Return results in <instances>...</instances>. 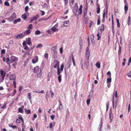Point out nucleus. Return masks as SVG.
I'll return each instance as SVG.
<instances>
[{"instance_id":"obj_10","label":"nucleus","mask_w":131,"mask_h":131,"mask_svg":"<svg viewBox=\"0 0 131 131\" xmlns=\"http://www.w3.org/2000/svg\"><path fill=\"white\" fill-rule=\"evenodd\" d=\"M54 61H56V64H55L54 68H56L57 67V68H59V62L57 60H54Z\"/></svg>"},{"instance_id":"obj_29","label":"nucleus","mask_w":131,"mask_h":131,"mask_svg":"<svg viewBox=\"0 0 131 131\" xmlns=\"http://www.w3.org/2000/svg\"><path fill=\"white\" fill-rule=\"evenodd\" d=\"M116 21L117 23V27L119 28L120 27V23H119V20L117 18L116 19Z\"/></svg>"},{"instance_id":"obj_35","label":"nucleus","mask_w":131,"mask_h":131,"mask_svg":"<svg viewBox=\"0 0 131 131\" xmlns=\"http://www.w3.org/2000/svg\"><path fill=\"white\" fill-rule=\"evenodd\" d=\"M41 72H39L37 74V77L38 78H40L41 76L42 73H41Z\"/></svg>"},{"instance_id":"obj_60","label":"nucleus","mask_w":131,"mask_h":131,"mask_svg":"<svg viewBox=\"0 0 131 131\" xmlns=\"http://www.w3.org/2000/svg\"><path fill=\"white\" fill-rule=\"evenodd\" d=\"M76 8L77 9H78V4L77 3H76L75 4V5L74 8Z\"/></svg>"},{"instance_id":"obj_39","label":"nucleus","mask_w":131,"mask_h":131,"mask_svg":"<svg viewBox=\"0 0 131 131\" xmlns=\"http://www.w3.org/2000/svg\"><path fill=\"white\" fill-rule=\"evenodd\" d=\"M111 82V77H110L109 78H107V82L108 83V82Z\"/></svg>"},{"instance_id":"obj_48","label":"nucleus","mask_w":131,"mask_h":131,"mask_svg":"<svg viewBox=\"0 0 131 131\" xmlns=\"http://www.w3.org/2000/svg\"><path fill=\"white\" fill-rule=\"evenodd\" d=\"M5 50L4 49H2L1 50V53L2 54H5Z\"/></svg>"},{"instance_id":"obj_4","label":"nucleus","mask_w":131,"mask_h":131,"mask_svg":"<svg viewBox=\"0 0 131 131\" xmlns=\"http://www.w3.org/2000/svg\"><path fill=\"white\" fill-rule=\"evenodd\" d=\"M6 74L5 72L4 71L1 70V77H2V81L4 80Z\"/></svg>"},{"instance_id":"obj_7","label":"nucleus","mask_w":131,"mask_h":131,"mask_svg":"<svg viewBox=\"0 0 131 131\" xmlns=\"http://www.w3.org/2000/svg\"><path fill=\"white\" fill-rule=\"evenodd\" d=\"M24 36V35L22 33H21L17 35L16 36V39H19L20 38H22Z\"/></svg>"},{"instance_id":"obj_51","label":"nucleus","mask_w":131,"mask_h":131,"mask_svg":"<svg viewBox=\"0 0 131 131\" xmlns=\"http://www.w3.org/2000/svg\"><path fill=\"white\" fill-rule=\"evenodd\" d=\"M14 19L13 17L11 16L9 18V20L10 21H13L14 20Z\"/></svg>"},{"instance_id":"obj_19","label":"nucleus","mask_w":131,"mask_h":131,"mask_svg":"<svg viewBox=\"0 0 131 131\" xmlns=\"http://www.w3.org/2000/svg\"><path fill=\"white\" fill-rule=\"evenodd\" d=\"M9 127H12L13 129L17 128V127L15 125H13V124L12 123L10 124H9Z\"/></svg>"},{"instance_id":"obj_42","label":"nucleus","mask_w":131,"mask_h":131,"mask_svg":"<svg viewBox=\"0 0 131 131\" xmlns=\"http://www.w3.org/2000/svg\"><path fill=\"white\" fill-rule=\"evenodd\" d=\"M43 46V45L41 44H39L37 46H36V48H39V47L41 48Z\"/></svg>"},{"instance_id":"obj_49","label":"nucleus","mask_w":131,"mask_h":131,"mask_svg":"<svg viewBox=\"0 0 131 131\" xmlns=\"http://www.w3.org/2000/svg\"><path fill=\"white\" fill-rule=\"evenodd\" d=\"M93 23H94L93 22L92 20H90V23L89 25V27H91L92 25H93Z\"/></svg>"},{"instance_id":"obj_40","label":"nucleus","mask_w":131,"mask_h":131,"mask_svg":"<svg viewBox=\"0 0 131 131\" xmlns=\"http://www.w3.org/2000/svg\"><path fill=\"white\" fill-rule=\"evenodd\" d=\"M64 67V66L63 64H62L60 66V69L61 71H62L63 70V68Z\"/></svg>"},{"instance_id":"obj_37","label":"nucleus","mask_w":131,"mask_h":131,"mask_svg":"<svg viewBox=\"0 0 131 131\" xmlns=\"http://www.w3.org/2000/svg\"><path fill=\"white\" fill-rule=\"evenodd\" d=\"M121 47L120 46H119V49L118 50V54L120 55L121 53Z\"/></svg>"},{"instance_id":"obj_34","label":"nucleus","mask_w":131,"mask_h":131,"mask_svg":"<svg viewBox=\"0 0 131 131\" xmlns=\"http://www.w3.org/2000/svg\"><path fill=\"white\" fill-rule=\"evenodd\" d=\"M5 5L6 6H9L10 5L9 3L7 1H5L4 3Z\"/></svg>"},{"instance_id":"obj_21","label":"nucleus","mask_w":131,"mask_h":131,"mask_svg":"<svg viewBox=\"0 0 131 131\" xmlns=\"http://www.w3.org/2000/svg\"><path fill=\"white\" fill-rule=\"evenodd\" d=\"M87 7L86 8H85L83 12L84 13V17H85L86 15V13H87Z\"/></svg>"},{"instance_id":"obj_45","label":"nucleus","mask_w":131,"mask_h":131,"mask_svg":"<svg viewBox=\"0 0 131 131\" xmlns=\"http://www.w3.org/2000/svg\"><path fill=\"white\" fill-rule=\"evenodd\" d=\"M100 7H97V13L99 14L100 13Z\"/></svg>"},{"instance_id":"obj_27","label":"nucleus","mask_w":131,"mask_h":131,"mask_svg":"<svg viewBox=\"0 0 131 131\" xmlns=\"http://www.w3.org/2000/svg\"><path fill=\"white\" fill-rule=\"evenodd\" d=\"M128 7L126 5L124 6V10L125 11V13L126 14L127 13V12L128 10Z\"/></svg>"},{"instance_id":"obj_13","label":"nucleus","mask_w":131,"mask_h":131,"mask_svg":"<svg viewBox=\"0 0 131 131\" xmlns=\"http://www.w3.org/2000/svg\"><path fill=\"white\" fill-rule=\"evenodd\" d=\"M109 117L110 118L111 121L112 120L113 118V113L111 110H110V112L109 113Z\"/></svg>"},{"instance_id":"obj_52","label":"nucleus","mask_w":131,"mask_h":131,"mask_svg":"<svg viewBox=\"0 0 131 131\" xmlns=\"http://www.w3.org/2000/svg\"><path fill=\"white\" fill-rule=\"evenodd\" d=\"M17 64V63L16 62H15V63H13L12 64V66H13L15 68H16V65Z\"/></svg>"},{"instance_id":"obj_1","label":"nucleus","mask_w":131,"mask_h":131,"mask_svg":"<svg viewBox=\"0 0 131 131\" xmlns=\"http://www.w3.org/2000/svg\"><path fill=\"white\" fill-rule=\"evenodd\" d=\"M9 78L10 80H14L13 82V84L15 88H16V82L15 80H16V75L15 74H11Z\"/></svg>"},{"instance_id":"obj_31","label":"nucleus","mask_w":131,"mask_h":131,"mask_svg":"<svg viewBox=\"0 0 131 131\" xmlns=\"http://www.w3.org/2000/svg\"><path fill=\"white\" fill-rule=\"evenodd\" d=\"M22 18H23V19L24 20H25L27 18V16H26V15L25 14H24L22 15Z\"/></svg>"},{"instance_id":"obj_33","label":"nucleus","mask_w":131,"mask_h":131,"mask_svg":"<svg viewBox=\"0 0 131 131\" xmlns=\"http://www.w3.org/2000/svg\"><path fill=\"white\" fill-rule=\"evenodd\" d=\"M41 32L39 30H37L35 32V34L36 35H38L40 34Z\"/></svg>"},{"instance_id":"obj_64","label":"nucleus","mask_w":131,"mask_h":131,"mask_svg":"<svg viewBox=\"0 0 131 131\" xmlns=\"http://www.w3.org/2000/svg\"><path fill=\"white\" fill-rule=\"evenodd\" d=\"M128 76L130 78L131 77V72H129L128 74Z\"/></svg>"},{"instance_id":"obj_43","label":"nucleus","mask_w":131,"mask_h":131,"mask_svg":"<svg viewBox=\"0 0 131 131\" xmlns=\"http://www.w3.org/2000/svg\"><path fill=\"white\" fill-rule=\"evenodd\" d=\"M10 61V59L9 58V57L7 58L6 59V63L7 64H8L9 63V61Z\"/></svg>"},{"instance_id":"obj_38","label":"nucleus","mask_w":131,"mask_h":131,"mask_svg":"<svg viewBox=\"0 0 131 131\" xmlns=\"http://www.w3.org/2000/svg\"><path fill=\"white\" fill-rule=\"evenodd\" d=\"M11 16H12L13 17V18L14 19V18H16V15L15 13H14Z\"/></svg>"},{"instance_id":"obj_20","label":"nucleus","mask_w":131,"mask_h":131,"mask_svg":"<svg viewBox=\"0 0 131 131\" xmlns=\"http://www.w3.org/2000/svg\"><path fill=\"white\" fill-rule=\"evenodd\" d=\"M21 19L20 18H18L17 19H16L14 20V23L16 24L18 22H19L20 21Z\"/></svg>"},{"instance_id":"obj_18","label":"nucleus","mask_w":131,"mask_h":131,"mask_svg":"<svg viewBox=\"0 0 131 131\" xmlns=\"http://www.w3.org/2000/svg\"><path fill=\"white\" fill-rule=\"evenodd\" d=\"M36 16H34L31 19L30 22H32L34 20H37V15H36Z\"/></svg>"},{"instance_id":"obj_22","label":"nucleus","mask_w":131,"mask_h":131,"mask_svg":"<svg viewBox=\"0 0 131 131\" xmlns=\"http://www.w3.org/2000/svg\"><path fill=\"white\" fill-rule=\"evenodd\" d=\"M51 29L54 32L58 31V30L57 29L54 27H52Z\"/></svg>"},{"instance_id":"obj_46","label":"nucleus","mask_w":131,"mask_h":131,"mask_svg":"<svg viewBox=\"0 0 131 131\" xmlns=\"http://www.w3.org/2000/svg\"><path fill=\"white\" fill-rule=\"evenodd\" d=\"M19 112L21 113H23V109L20 107L18 109Z\"/></svg>"},{"instance_id":"obj_36","label":"nucleus","mask_w":131,"mask_h":131,"mask_svg":"<svg viewBox=\"0 0 131 131\" xmlns=\"http://www.w3.org/2000/svg\"><path fill=\"white\" fill-rule=\"evenodd\" d=\"M43 7L45 9H47V6L46 3H45L43 4Z\"/></svg>"},{"instance_id":"obj_2","label":"nucleus","mask_w":131,"mask_h":131,"mask_svg":"<svg viewBox=\"0 0 131 131\" xmlns=\"http://www.w3.org/2000/svg\"><path fill=\"white\" fill-rule=\"evenodd\" d=\"M56 47L57 46L53 47L51 49L53 51V56L54 58H56L57 57V52L56 50L57 49L56 48Z\"/></svg>"},{"instance_id":"obj_62","label":"nucleus","mask_w":131,"mask_h":131,"mask_svg":"<svg viewBox=\"0 0 131 131\" xmlns=\"http://www.w3.org/2000/svg\"><path fill=\"white\" fill-rule=\"evenodd\" d=\"M55 117V116L53 115H52L50 116V118L51 119L53 120L54 119Z\"/></svg>"},{"instance_id":"obj_24","label":"nucleus","mask_w":131,"mask_h":131,"mask_svg":"<svg viewBox=\"0 0 131 131\" xmlns=\"http://www.w3.org/2000/svg\"><path fill=\"white\" fill-rule=\"evenodd\" d=\"M57 74L58 75H60V73H61V72L62 71H61L60 70V69L57 68Z\"/></svg>"},{"instance_id":"obj_57","label":"nucleus","mask_w":131,"mask_h":131,"mask_svg":"<svg viewBox=\"0 0 131 131\" xmlns=\"http://www.w3.org/2000/svg\"><path fill=\"white\" fill-rule=\"evenodd\" d=\"M90 99H88L87 100V101H86V103H87V104L88 105H89L90 104Z\"/></svg>"},{"instance_id":"obj_5","label":"nucleus","mask_w":131,"mask_h":131,"mask_svg":"<svg viewBox=\"0 0 131 131\" xmlns=\"http://www.w3.org/2000/svg\"><path fill=\"white\" fill-rule=\"evenodd\" d=\"M18 60V58L14 56H11V57L10 62L12 63L14 62L17 61Z\"/></svg>"},{"instance_id":"obj_9","label":"nucleus","mask_w":131,"mask_h":131,"mask_svg":"<svg viewBox=\"0 0 131 131\" xmlns=\"http://www.w3.org/2000/svg\"><path fill=\"white\" fill-rule=\"evenodd\" d=\"M58 102L59 103V109L60 110H62L63 109V106L61 102V101L59 100H58Z\"/></svg>"},{"instance_id":"obj_54","label":"nucleus","mask_w":131,"mask_h":131,"mask_svg":"<svg viewBox=\"0 0 131 131\" xmlns=\"http://www.w3.org/2000/svg\"><path fill=\"white\" fill-rule=\"evenodd\" d=\"M91 40L94 39V36L93 34H92L91 35Z\"/></svg>"},{"instance_id":"obj_23","label":"nucleus","mask_w":131,"mask_h":131,"mask_svg":"<svg viewBox=\"0 0 131 131\" xmlns=\"http://www.w3.org/2000/svg\"><path fill=\"white\" fill-rule=\"evenodd\" d=\"M28 97L29 99L30 100V102H31V94L30 93H28Z\"/></svg>"},{"instance_id":"obj_63","label":"nucleus","mask_w":131,"mask_h":131,"mask_svg":"<svg viewBox=\"0 0 131 131\" xmlns=\"http://www.w3.org/2000/svg\"><path fill=\"white\" fill-rule=\"evenodd\" d=\"M28 8H29V7L28 6H26V7H25V11L26 12L28 10Z\"/></svg>"},{"instance_id":"obj_50","label":"nucleus","mask_w":131,"mask_h":131,"mask_svg":"<svg viewBox=\"0 0 131 131\" xmlns=\"http://www.w3.org/2000/svg\"><path fill=\"white\" fill-rule=\"evenodd\" d=\"M112 104H113V108H114V97L113 96L112 99Z\"/></svg>"},{"instance_id":"obj_30","label":"nucleus","mask_w":131,"mask_h":131,"mask_svg":"<svg viewBox=\"0 0 131 131\" xmlns=\"http://www.w3.org/2000/svg\"><path fill=\"white\" fill-rule=\"evenodd\" d=\"M61 75H58V81L59 83H60L61 82Z\"/></svg>"},{"instance_id":"obj_47","label":"nucleus","mask_w":131,"mask_h":131,"mask_svg":"<svg viewBox=\"0 0 131 131\" xmlns=\"http://www.w3.org/2000/svg\"><path fill=\"white\" fill-rule=\"evenodd\" d=\"M106 12L107 15V9H108V5H107V3H106Z\"/></svg>"},{"instance_id":"obj_32","label":"nucleus","mask_w":131,"mask_h":131,"mask_svg":"<svg viewBox=\"0 0 131 131\" xmlns=\"http://www.w3.org/2000/svg\"><path fill=\"white\" fill-rule=\"evenodd\" d=\"M72 62H73V66H75V63L74 58L73 56H72Z\"/></svg>"},{"instance_id":"obj_16","label":"nucleus","mask_w":131,"mask_h":131,"mask_svg":"<svg viewBox=\"0 0 131 131\" xmlns=\"http://www.w3.org/2000/svg\"><path fill=\"white\" fill-rule=\"evenodd\" d=\"M71 64V62L70 61H69L67 63L66 65L67 69H68L70 68Z\"/></svg>"},{"instance_id":"obj_41","label":"nucleus","mask_w":131,"mask_h":131,"mask_svg":"<svg viewBox=\"0 0 131 131\" xmlns=\"http://www.w3.org/2000/svg\"><path fill=\"white\" fill-rule=\"evenodd\" d=\"M26 114H28L31 113V111L29 109L27 110V111H26Z\"/></svg>"},{"instance_id":"obj_58","label":"nucleus","mask_w":131,"mask_h":131,"mask_svg":"<svg viewBox=\"0 0 131 131\" xmlns=\"http://www.w3.org/2000/svg\"><path fill=\"white\" fill-rule=\"evenodd\" d=\"M6 103H4L3 105L1 107V108L2 109H4L6 107Z\"/></svg>"},{"instance_id":"obj_25","label":"nucleus","mask_w":131,"mask_h":131,"mask_svg":"<svg viewBox=\"0 0 131 131\" xmlns=\"http://www.w3.org/2000/svg\"><path fill=\"white\" fill-rule=\"evenodd\" d=\"M57 74L58 75H60V73H61V72L62 71H61L60 70V69L57 68Z\"/></svg>"},{"instance_id":"obj_14","label":"nucleus","mask_w":131,"mask_h":131,"mask_svg":"<svg viewBox=\"0 0 131 131\" xmlns=\"http://www.w3.org/2000/svg\"><path fill=\"white\" fill-rule=\"evenodd\" d=\"M69 20L65 21L64 22L63 25L66 27H67L69 26Z\"/></svg>"},{"instance_id":"obj_44","label":"nucleus","mask_w":131,"mask_h":131,"mask_svg":"<svg viewBox=\"0 0 131 131\" xmlns=\"http://www.w3.org/2000/svg\"><path fill=\"white\" fill-rule=\"evenodd\" d=\"M32 25L31 24H30L29 25V26L28 28V29H32Z\"/></svg>"},{"instance_id":"obj_6","label":"nucleus","mask_w":131,"mask_h":131,"mask_svg":"<svg viewBox=\"0 0 131 131\" xmlns=\"http://www.w3.org/2000/svg\"><path fill=\"white\" fill-rule=\"evenodd\" d=\"M38 57L36 56L35 58L32 59V62L33 63H35L38 61Z\"/></svg>"},{"instance_id":"obj_26","label":"nucleus","mask_w":131,"mask_h":131,"mask_svg":"<svg viewBox=\"0 0 131 131\" xmlns=\"http://www.w3.org/2000/svg\"><path fill=\"white\" fill-rule=\"evenodd\" d=\"M128 25L130 24V16L128 17Z\"/></svg>"},{"instance_id":"obj_53","label":"nucleus","mask_w":131,"mask_h":131,"mask_svg":"<svg viewBox=\"0 0 131 131\" xmlns=\"http://www.w3.org/2000/svg\"><path fill=\"white\" fill-rule=\"evenodd\" d=\"M48 54L47 53H46L44 55V56L46 59H47L48 58Z\"/></svg>"},{"instance_id":"obj_3","label":"nucleus","mask_w":131,"mask_h":131,"mask_svg":"<svg viewBox=\"0 0 131 131\" xmlns=\"http://www.w3.org/2000/svg\"><path fill=\"white\" fill-rule=\"evenodd\" d=\"M41 71V70L40 69L39 66H37L35 67L34 69L33 72L34 73H38L39 72H40Z\"/></svg>"},{"instance_id":"obj_56","label":"nucleus","mask_w":131,"mask_h":131,"mask_svg":"<svg viewBox=\"0 0 131 131\" xmlns=\"http://www.w3.org/2000/svg\"><path fill=\"white\" fill-rule=\"evenodd\" d=\"M96 66L98 68H100V64L98 63H96Z\"/></svg>"},{"instance_id":"obj_15","label":"nucleus","mask_w":131,"mask_h":131,"mask_svg":"<svg viewBox=\"0 0 131 131\" xmlns=\"http://www.w3.org/2000/svg\"><path fill=\"white\" fill-rule=\"evenodd\" d=\"M82 5H81L80 6L79 9V12H78V14H81L82 13Z\"/></svg>"},{"instance_id":"obj_11","label":"nucleus","mask_w":131,"mask_h":131,"mask_svg":"<svg viewBox=\"0 0 131 131\" xmlns=\"http://www.w3.org/2000/svg\"><path fill=\"white\" fill-rule=\"evenodd\" d=\"M86 58L88 60L89 59V57L90 56V52L89 51H86Z\"/></svg>"},{"instance_id":"obj_28","label":"nucleus","mask_w":131,"mask_h":131,"mask_svg":"<svg viewBox=\"0 0 131 131\" xmlns=\"http://www.w3.org/2000/svg\"><path fill=\"white\" fill-rule=\"evenodd\" d=\"M112 27H114V22L113 20V15H112Z\"/></svg>"},{"instance_id":"obj_17","label":"nucleus","mask_w":131,"mask_h":131,"mask_svg":"<svg viewBox=\"0 0 131 131\" xmlns=\"http://www.w3.org/2000/svg\"><path fill=\"white\" fill-rule=\"evenodd\" d=\"M31 32L30 30H27L24 32V33L25 35H28Z\"/></svg>"},{"instance_id":"obj_59","label":"nucleus","mask_w":131,"mask_h":131,"mask_svg":"<svg viewBox=\"0 0 131 131\" xmlns=\"http://www.w3.org/2000/svg\"><path fill=\"white\" fill-rule=\"evenodd\" d=\"M89 18L88 17H86V20L85 21V24H88V20Z\"/></svg>"},{"instance_id":"obj_61","label":"nucleus","mask_w":131,"mask_h":131,"mask_svg":"<svg viewBox=\"0 0 131 131\" xmlns=\"http://www.w3.org/2000/svg\"><path fill=\"white\" fill-rule=\"evenodd\" d=\"M100 22L101 21L100 20V18H99L97 20V25H100Z\"/></svg>"},{"instance_id":"obj_12","label":"nucleus","mask_w":131,"mask_h":131,"mask_svg":"<svg viewBox=\"0 0 131 131\" xmlns=\"http://www.w3.org/2000/svg\"><path fill=\"white\" fill-rule=\"evenodd\" d=\"M84 67L86 69L88 68V64H89V61L88 60L87 61L86 60H85L84 61Z\"/></svg>"},{"instance_id":"obj_55","label":"nucleus","mask_w":131,"mask_h":131,"mask_svg":"<svg viewBox=\"0 0 131 131\" xmlns=\"http://www.w3.org/2000/svg\"><path fill=\"white\" fill-rule=\"evenodd\" d=\"M82 41L81 40H80L79 41V45L80 46V47H81H81L82 46Z\"/></svg>"},{"instance_id":"obj_8","label":"nucleus","mask_w":131,"mask_h":131,"mask_svg":"<svg viewBox=\"0 0 131 131\" xmlns=\"http://www.w3.org/2000/svg\"><path fill=\"white\" fill-rule=\"evenodd\" d=\"M78 9H77L76 8H74L73 10V12L74 15L75 16H79L78 12Z\"/></svg>"}]
</instances>
